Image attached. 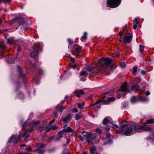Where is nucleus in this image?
<instances>
[{"mask_svg":"<svg viewBox=\"0 0 154 154\" xmlns=\"http://www.w3.org/2000/svg\"><path fill=\"white\" fill-rule=\"evenodd\" d=\"M112 60L108 58H102L99 60L97 64L98 69L104 72L110 71L112 69L111 64Z\"/></svg>","mask_w":154,"mask_h":154,"instance_id":"nucleus-1","label":"nucleus"},{"mask_svg":"<svg viewBox=\"0 0 154 154\" xmlns=\"http://www.w3.org/2000/svg\"><path fill=\"white\" fill-rule=\"evenodd\" d=\"M115 100L116 98L114 97L106 98L105 95H104L101 98L96 101V102L97 104L100 102H103L104 104H108L110 102L114 101Z\"/></svg>","mask_w":154,"mask_h":154,"instance_id":"nucleus-2","label":"nucleus"},{"mask_svg":"<svg viewBox=\"0 0 154 154\" xmlns=\"http://www.w3.org/2000/svg\"><path fill=\"white\" fill-rule=\"evenodd\" d=\"M81 133L86 139L91 140H94L97 137V135L96 134L92 133L91 132H87L85 131H83Z\"/></svg>","mask_w":154,"mask_h":154,"instance_id":"nucleus-3","label":"nucleus"},{"mask_svg":"<svg viewBox=\"0 0 154 154\" xmlns=\"http://www.w3.org/2000/svg\"><path fill=\"white\" fill-rule=\"evenodd\" d=\"M121 2V0H107V6L114 8L118 7Z\"/></svg>","mask_w":154,"mask_h":154,"instance_id":"nucleus-4","label":"nucleus"},{"mask_svg":"<svg viewBox=\"0 0 154 154\" xmlns=\"http://www.w3.org/2000/svg\"><path fill=\"white\" fill-rule=\"evenodd\" d=\"M33 49L34 50L30 54V56L32 57L38 56V52L41 51L42 48L39 45L37 44L34 47Z\"/></svg>","mask_w":154,"mask_h":154,"instance_id":"nucleus-5","label":"nucleus"},{"mask_svg":"<svg viewBox=\"0 0 154 154\" xmlns=\"http://www.w3.org/2000/svg\"><path fill=\"white\" fill-rule=\"evenodd\" d=\"M45 146V145L43 143L38 144L36 149L35 151L39 154H43L45 151L43 148Z\"/></svg>","mask_w":154,"mask_h":154,"instance_id":"nucleus-6","label":"nucleus"},{"mask_svg":"<svg viewBox=\"0 0 154 154\" xmlns=\"http://www.w3.org/2000/svg\"><path fill=\"white\" fill-rule=\"evenodd\" d=\"M133 131V127L132 126H129L126 128L125 129L124 131L122 130L119 131H117V133H121L123 132L124 134L126 135H129Z\"/></svg>","mask_w":154,"mask_h":154,"instance_id":"nucleus-7","label":"nucleus"},{"mask_svg":"<svg viewBox=\"0 0 154 154\" xmlns=\"http://www.w3.org/2000/svg\"><path fill=\"white\" fill-rule=\"evenodd\" d=\"M125 37L124 39V42L129 43L131 41L132 38V34L129 33L125 34Z\"/></svg>","mask_w":154,"mask_h":154,"instance_id":"nucleus-8","label":"nucleus"},{"mask_svg":"<svg viewBox=\"0 0 154 154\" xmlns=\"http://www.w3.org/2000/svg\"><path fill=\"white\" fill-rule=\"evenodd\" d=\"M141 126L142 132L143 131H148L152 130V128L148 126L146 123H144L142 125H141Z\"/></svg>","mask_w":154,"mask_h":154,"instance_id":"nucleus-9","label":"nucleus"},{"mask_svg":"<svg viewBox=\"0 0 154 154\" xmlns=\"http://www.w3.org/2000/svg\"><path fill=\"white\" fill-rule=\"evenodd\" d=\"M67 125H65L64 126V128L61 131L64 133L66 132H72L74 131V130L72 129L69 127H67Z\"/></svg>","mask_w":154,"mask_h":154,"instance_id":"nucleus-10","label":"nucleus"},{"mask_svg":"<svg viewBox=\"0 0 154 154\" xmlns=\"http://www.w3.org/2000/svg\"><path fill=\"white\" fill-rule=\"evenodd\" d=\"M72 118L71 115L70 114H69L65 117L63 118L62 121L63 122L67 123L69 122Z\"/></svg>","mask_w":154,"mask_h":154,"instance_id":"nucleus-11","label":"nucleus"},{"mask_svg":"<svg viewBox=\"0 0 154 154\" xmlns=\"http://www.w3.org/2000/svg\"><path fill=\"white\" fill-rule=\"evenodd\" d=\"M74 93L76 96L79 97L84 94V92L83 90H79L75 91Z\"/></svg>","mask_w":154,"mask_h":154,"instance_id":"nucleus-12","label":"nucleus"},{"mask_svg":"<svg viewBox=\"0 0 154 154\" xmlns=\"http://www.w3.org/2000/svg\"><path fill=\"white\" fill-rule=\"evenodd\" d=\"M133 130L136 132H141V125H132Z\"/></svg>","mask_w":154,"mask_h":154,"instance_id":"nucleus-13","label":"nucleus"},{"mask_svg":"<svg viewBox=\"0 0 154 154\" xmlns=\"http://www.w3.org/2000/svg\"><path fill=\"white\" fill-rule=\"evenodd\" d=\"M121 91L123 92L128 91H129L127 88V84L125 82L121 87Z\"/></svg>","mask_w":154,"mask_h":154,"instance_id":"nucleus-14","label":"nucleus"},{"mask_svg":"<svg viewBox=\"0 0 154 154\" xmlns=\"http://www.w3.org/2000/svg\"><path fill=\"white\" fill-rule=\"evenodd\" d=\"M65 108V106H60L59 105H57L56 107V111L59 112H60L63 111Z\"/></svg>","mask_w":154,"mask_h":154,"instance_id":"nucleus-15","label":"nucleus"},{"mask_svg":"<svg viewBox=\"0 0 154 154\" xmlns=\"http://www.w3.org/2000/svg\"><path fill=\"white\" fill-rule=\"evenodd\" d=\"M90 151L91 154H99L96 151V148L95 146L90 147Z\"/></svg>","mask_w":154,"mask_h":154,"instance_id":"nucleus-16","label":"nucleus"},{"mask_svg":"<svg viewBox=\"0 0 154 154\" xmlns=\"http://www.w3.org/2000/svg\"><path fill=\"white\" fill-rule=\"evenodd\" d=\"M73 48L78 54L80 53L82 49L81 47L80 46L76 45L74 46Z\"/></svg>","mask_w":154,"mask_h":154,"instance_id":"nucleus-17","label":"nucleus"},{"mask_svg":"<svg viewBox=\"0 0 154 154\" xmlns=\"http://www.w3.org/2000/svg\"><path fill=\"white\" fill-rule=\"evenodd\" d=\"M17 137L15 135H13L11 136V138L9 140V141L10 142H11L13 141L16 142L18 140Z\"/></svg>","mask_w":154,"mask_h":154,"instance_id":"nucleus-18","label":"nucleus"},{"mask_svg":"<svg viewBox=\"0 0 154 154\" xmlns=\"http://www.w3.org/2000/svg\"><path fill=\"white\" fill-rule=\"evenodd\" d=\"M87 70L89 72V74L91 75L94 73V68L91 66L87 67Z\"/></svg>","mask_w":154,"mask_h":154,"instance_id":"nucleus-19","label":"nucleus"},{"mask_svg":"<svg viewBox=\"0 0 154 154\" xmlns=\"http://www.w3.org/2000/svg\"><path fill=\"white\" fill-rule=\"evenodd\" d=\"M131 88L133 91L134 90H140V87L137 84H135L132 85L131 87Z\"/></svg>","mask_w":154,"mask_h":154,"instance_id":"nucleus-20","label":"nucleus"},{"mask_svg":"<svg viewBox=\"0 0 154 154\" xmlns=\"http://www.w3.org/2000/svg\"><path fill=\"white\" fill-rule=\"evenodd\" d=\"M63 133L62 132V131H60L58 132V134L59 135V136L58 137L56 138L55 139V141H58L60 140L63 137V136L62 135V134Z\"/></svg>","mask_w":154,"mask_h":154,"instance_id":"nucleus-21","label":"nucleus"},{"mask_svg":"<svg viewBox=\"0 0 154 154\" xmlns=\"http://www.w3.org/2000/svg\"><path fill=\"white\" fill-rule=\"evenodd\" d=\"M126 122L127 121L125 120H123L121 122L119 123L120 124V127L121 129H122L126 127L127 126H128V125L127 124H123L125 122Z\"/></svg>","mask_w":154,"mask_h":154,"instance_id":"nucleus-22","label":"nucleus"},{"mask_svg":"<svg viewBox=\"0 0 154 154\" xmlns=\"http://www.w3.org/2000/svg\"><path fill=\"white\" fill-rule=\"evenodd\" d=\"M131 101L132 103H135L139 101L138 97H132L131 99Z\"/></svg>","mask_w":154,"mask_h":154,"instance_id":"nucleus-23","label":"nucleus"},{"mask_svg":"<svg viewBox=\"0 0 154 154\" xmlns=\"http://www.w3.org/2000/svg\"><path fill=\"white\" fill-rule=\"evenodd\" d=\"M19 79H21L22 81L24 82L25 80L24 76L22 72H20L19 75Z\"/></svg>","mask_w":154,"mask_h":154,"instance_id":"nucleus-24","label":"nucleus"},{"mask_svg":"<svg viewBox=\"0 0 154 154\" xmlns=\"http://www.w3.org/2000/svg\"><path fill=\"white\" fill-rule=\"evenodd\" d=\"M7 61L8 63H14L15 61L14 58L13 57H9L7 59Z\"/></svg>","mask_w":154,"mask_h":154,"instance_id":"nucleus-25","label":"nucleus"},{"mask_svg":"<svg viewBox=\"0 0 154 154\" xmlns=\"http://www.w3.org/2000/svg\"><path fill=\"white\" fill-rule=\"evenodd\" d=\"M11 0H0V3L3 2L5 4L7 3L10 4L11 3ZM1 10V8H0V11Z\"/></svg>","mask_w":154,"mask_h":154,"instance_id":"nucleus-26","label":"nucleus"},{"mask_svg":"<svg viewBox=\"0 0 154 154\" xmlns=\"http://www.w3.org/2000/svg\"><path fill=\"white\" fill-rule=\"evenodd\" d=\"M39 123V121H35V120L32 121L30 123V126H33L34 125H36Z\"/></svg>","mask_w":154,"mask_h":154,"instance_id":"nucleus-27","label":"nucleus"},{"mask_svg":"<svg viewBox=\"0 0 154 154\" xmlns=\"http://www.w3.org/2000/svg\"><path fill=\"white\" fill-rule=\"evenodd\" d=\"M146 123L149 124H154V119H151L149 120H146Z\"/></svg>","mask_w":154,"mask_h":154,"instance_id":"nucleus-28","label":"nucleus"},{"mask_svg":"<svg viewBox=\"0 0 154 154\" xmlns=\"http://www.w3.org/2000/svg\"><path fill=\"white\" fill-rule=\"evenodd\" d=\"M139 101H144L147 100V98L145 97H138Z\"/></svg>","mask_w":154,"mask_h":154,"instance_id":"nucleus-29","label":"nucleus"},{"mask_svg":"<svg viewBox=\"0 0 154 154\" xmlns=\"http://www.w3.org/2000/svg\"><path fill=\"white\" fill-rule=\"evenodd\" d=\"M87 33L86 32H84L83 33V36L81 37L82 40H86L87 38Z\"/></svg>","mask_w":154,"mask_h":154,"instance_id":"nucleus-30","label":"nucleus"},{"mask_svg":"<svg viewBox=\"0 0 154 154\" xmlns=\"http://www.w3.org/2000/svg\"><path fill=\"white\" fill-rule=\"evenodd\" d=\"M13 42V39L12 38H9L7 39V44L9 45H12Z\"/></svg>","mask_w":154,"mask_h":154,"instance_id":"nucleus-31","label":"nucleus"},{"mask_svg":"<svg viewBox=\"0 0 154 154\" xmlns=\"http://www.w3.org/2000/svg\"><path fill=\"white\" fill-rule=\"evenodd\" d=\"M109 122V121L107 118H105L103 121V124L105 125H106Z\"/></svg>","mask_w":154,"mask_h":154,"instance_id":"nucleus-32","label":"nucleus"},{"mask_svg":"<svg viewBox=\"0 0 154 154\" xmlns=\"http://www.w3.org/2000/svg\"><path fill=\"white\" fill-rule=\"evenodd\" d=\"M137 70V67L134 66L133 68L132 73L134 75H136V72Z\"/></svg>","mask_w":154,"mask_h":154,"instance_id":"nucleus-33","label":"nucleus"},{"mask_svg":"<svg viewBox=\"0 0 154 154\" xmlns=\"http://www.w3.org/2000/svg\"><path fill=\"white\" fill-rule=\"evenodd\" d=\"M134 22L135 24H138L140 22V19L138 18H136L134 19Z\"/></svg>","mask_w":154,"mask_h":154,"instance_id":"nucleus-34","label":"nucleus"},{"mask_svg":"<svg viewBox=\"0 0 154 154\" xmlns=\"http://www.w3.org/2000/svg\"><path fill=\"white\" fill-rule=\"evenodd\" d=\"M0 47L3 50L5 49V44L2 42H1L0 44Z\"/></svg>","mask_w":154,"mask_h":154,"instance_id":"nucleus-35","label":"nucleus"},{"mask_svg":"<svg viewBox=\"0 0 154 154\" xmlns=\"http://www.w3.org/2000/svg\"><path fill=\"white\" fill-rule=\"evenodd\" d=\"M18 97H19V98L21 99H23L24 98V94L22 93H20L19 94Z\"/></svg>","mask_w":154,"mask_h":154,"instance_id":"nucleus-36","label":"nucleus"},{"mask_svg":"<svg viewBox=\"0 0 154 154\" xmlns=\"http://www.w3.org/2000/svg\"><path fill=\"white\" fill-rule=\"evenodd\" d=\"M19 20H20V18H14V19H13L12 20H11V22H16V21H17V22H19Z\"/></svg>","mask_w":154,"mask_h":154,"instance_id":"nucleus-37","label":"nucleus"},{"mask_svg":"<svg viewBox=\"0 0 154 154\" xmlns=\"http://www.w3.org/2000/svg\"><path fill=\"white\" fill-rule=\"evenodd\" d=\"M86 140L88 142V143L89 145H92L93 144V142L91 141L92 140H91L90 139H86Z\"/></svg>","mask_w":154,"mask_h":154,"instance_id":"nucleus-38","label":"nucleus"},{"mask_svg":"<svg viewBox=\"0 0 154 154\" xmlns=\"http://www.w3.org/2000/svg\"><path fill=\"white\" fill-rule=\"evenodd\" d=\"M82 117V116H80L78 114H76L75 119L76 120H78L81 118Z\"/></svg>","mask_w":154,"mask_h":154,"instance_id":"nucleus-39","label":"nucleus"},{"mask_svg":"<svg viewBox=\"0 0 154 154\" xmlns=\"http://www.w3.org/2000/svg\"><path fill=\"white\" fill-rule=\"evenodd\" d=\"M121 67L122 68H124L126 66V64L125 63H121L120 64Z\"/></svg>","mask_w":154,"mask_h":154,"instance_id":"nucleus-40","label":"nucleus"},{"mask_svg":"<svg viewBox=\"0 0 154 154\" xmlns=\"http://www.w3.org/2000/svg\"><path fill=\"white\" fill-rule=\"evenodd\" d=\"M96 131L99 134H101L102 133V130L100 129L97 128L96 130Z\"/></svg>","mask_w":154,"mask_h":154,"instance_id":"nucleus-41","label":"nucleus"},{"mask_svg":"<svg viewBox=\"0 0 154 154\" xmlns=\"http://www.w3.org/2000/svg\"><path fill=\"white\" fill-rule=\"evenodd\" d=\"M50 127H51V129H53V130H55L57 128V127L55 125H54L53 126H51Z\"/></svg>","mask_w":154,"mask_h":154,"instance_id":"nucleus-42","label":"nucleus"},{"mask_svg":"<svg viewBox=\"0 0 154 154\" xmlns=\"http://www.w3.org/2000/svg\"><path fill=\"white\" fill-rule=\"evenodd\" d=\"M86 73V71H81L80 73V76H83L84 75L85 73Z\"/></svg>","mask_w":154,"mask_h":154,"instance_id":"nucleus-43","label":"nucleus"},{"mask_svg":"<svg viewBox=\"0 0 154 154\" xmlns=\"http://www.w3.org/2000/svg\"><path fill=\"white\" fill-rule=\"evenodd\" d=\"M140 51L142 52L143 51L144 49V47L142 45H140Z\"/></svg>","mask_w":154,"mask_h":154,"instance_id":"nucleus-44","label":"nucleus"},{"mask_svg":"<svg viewBox=\"0 0 154 154\" xmlns=\"http://www.w3.org/2000/svg\"><path fill=\"white\" fill-rule=\"evenodd\" d=\"M68 41L69 43V45L70 44L72 45L73 43V41L72 40L70 39H68Z\"/></svg>","mask_w":154,"mask_h":154,"instance_id":"nucleus-45","label":"nucleus"},{"mask_svg":"<svg viewBox=\"0 0 154 154\" xmlns=\"http://www.w3.org/2000/svg\"><path fill=\"white\" fill-rule=\"evenodd\" d=\"M78 107L80 109H82L83 107V105L80 103H78Z\"/></svg>","mask_w":154,"mask_h":154,"instance_id":"nucleus-46","label":"nucleus"},{"mask_svg":"<svg viewBox=\"0 0 154 154\" xmlns=\"http://www.w3.org/2000/svg\"><path fill=\"white\" fill-rule=\"evenodd\" d=\"M78 137L80 139V140L82 141H83L84 140V138H83V137H82V136H81V135H79V136H78Z\"/></svg>","mask_w":154,"mask_h":154,"instance_id":"nucleus-47","label":"nucleus"},{"mask_svg":"<svg viewBox=\"0 0 154 154\" xmlns=\"http://www.w3.org/2000/svg\"><path fill=\"white\" fill-rule=\"evenodd\" d=\"M72 112L73 113H76L78 112V110L76 108H74L72 109Z\"/></svg>","mask_w":154,"mask_h":154,"instance_id":"nucleus-48","label":"nucleus"},{"mask_svg":"<svg viewBox=\"0 0 154 154\" xmlns=\"http://www.w3.org/2000/svg\"><path fill=\"white\" fill-rule=\"evenodd\" d=\"M141 74L143 75H145L146 74V71L144 70H142L141 72Z\"/></svg>","mask_w":154,"mask_h":154,"instance_id":"nucleus-49","label":"nucleus"},{"mask_svg":"<svg viewBox=\"0 0 154 154\" xmlns=\"http://www.w3.org/2000/svg\"><path fill=\"white\" fill-rule=\"evenodd\" d=\"M124 33V32L123 31H120L118 33V35H119L120 36H122L123 35Z\"/></svg>","mask_w":154,"mask_h":154,"instance_id":"nucleus-50","label":"nucleus"},{"mask_svg":"<svg viewBox=\"0 0 154 154\" xmlns=\"http://www.w3.org/2000/svg\"><path fill=\"white\" fill-rule=\"evenodd\" d=\"M97 104V102L96 101L95 103L91 104L89 106H93L96 105Z\"/></svg>","mask_w":154,"mask_h":154,"instance_id":"nucleus-51","label":"nucleus"},{"mask_svg":"<svg viewBox=\"0 0 154 154\" xmlns=\"http://www.w3.org/2000/svg\"><path fill=\"white\" fill-rule=\"evenodd\" d=\"M37 72L39 73V74H41L42 73L43 71L42 70L40 69L38 70L37 71Z\"/></svg>","mask_w":154,"mask_h":154,"instance_id":"nucleus-52","label":"nucleus"},{"mask_svg":"<svg viewBox=\"0 0 154 154\" xmlns=\"http://www.w3.org/2000/svg\"><path fill=\"white\" fill-rule=\"evenodd\" d=\"M26 150L28 151H31L32 150V149L31 147H29L26 149Z\"/></svg>","mask_w":154,"mask_h":154,"instance_id":"nucleus-53","label":"nucleus"},{"mask_svg":"<svg viewBox=\"0 0 154 154\" xmlns=\"http://www.w3.org/2000/svg\"><path fill=\"white\" fill-rule=\"evenodd\" d=\"M101 107V106L100 105H98L97 106L95 107L96 109H99Z\"/></svg>","mask_w":154,"mask_h":154,"instance_id":"nucleus-54","label":"nucleus"},{"mask_svg":"<svg viewBox=\"0 0 154 154\" xmlns=\"http://www.w3.org/2000/svg\"><path fill=\"white\" fill-rule=\"evenodd\" d=\"M55 119H54L52 120L50 122H49V123L50 124H52L54 122H55Z\"/></svg>","mask_w":154,"mask_h":154,"instance_id":"nucleus-55","label":"nucleus"},{"mask_svg":"<svg viewBox=\"0 0 154 154\" xmlns=\"http://www.w3.org/2000/svg\"><path fill=\"white\" fill-rule=\"evenodd\" d=\"M21 48L20 46H18L17 47V51L19 52L21 50Z\"/></svg>","mask_w":154,"mask_h":154,"instance_id":"nucleus-56","label":"nucleus"},{"mask_svg":"<svg viewBox=\"0 0 154 154\" xmlns=\"http://www.w3.org/2000/svg\"><path fill=\"white\" fill-rule=\"evenodd\" d=\"M111 135L110 134H106V137L108 138H110L111 137Z\"/></svg>","mask_w":154,"mask_h":154,"instance_id":"nucleus-57","label":"nucleus"},{"mask_svg":"<svg viewBox=\"0 0 154 154\" xmlns=\"http://www.w3.org/2000/svg\"><path fill=\"white\" fill-rule=\"evenodd\" d=\"M137 27V24H135L133 26V29H136Z\"/></svg>","mask_w":154,"mask_h":154,"instance_id":"nucleus-58","label":"nucleus"},{"mask_svg":"<svg viewBox=\"0 0 154 154\" xmlns=\"http://www.w3.org/2000/svg\"><path fill=\"white\" fill-rule=\"evenodd\" d=\"M150 93L149 91H147L146 93V96H148L150 94Z\"/></svg>","mask_w":154,"mask_h":154,"instance_id":"nucleus-59","label":"nucleus"},{"mask_svg":"<svg viewBox=\"0 0 154 154\" xmlns=\"http://www.w3.org/2000/svg\"><path fill=\"white\" fill-rule=\"evenodd\" d=\"M54 115L55 116V117H57L58 116V113L57 112H54Z\"/></svg>","mask_w":154,"mask_h":154,"instance_id":"nucleus-60","label":"nucleus"},{"mask_svg":"<svg viewBox=\"0 0 154 154\" xmlns=\"http://www.w3.org/2000/svg\"><path fill=\"white\" fill-rule=\"evenodd\" d=\"M105 129L106 131H109V130L110 128L108 127H106Z\"/></svg>","mask_w":154,"mask_h":154,"instance_id":"nucleus-61","label":"nucleus"},{"mask_svg":"<svg viewBox=\"0 0 154 154\" xmlns=\"http://www.w3.org/2000/svg\"><path fill=\"white\" fill-rule=\"evenodd\" d=\"M51 129V127H50L49 128H48L47 129V130L46 131V132H48Z\"/></svg>","mask_w":154,"mask_h":154,"instance_id":"nucleus-62","label":"nucleus"},{"mask_svg":"<svg viewBox=\"0 0 154 154\" xmlns=\"http://www.w3.org/2000/svg\"><path fill=\"white\" fill-rule=\"evenodd\" d=\"M112 123V125H114V126L116 127L117 128H119V126L116 125H114L113 124H112V122L111 123Z\"/></svg>","mask_w":154,"mask_h":154,"instance_id":"nucleus-63","label":"nucleus"},{"mask_svg":"<svg viewBox=\"0 0 154 154\" xmlns=\"http://www.w3.org/2000/svg\"><path fill=\"white\" fill-rule=\"evenodd\" d=\"M71 61L73 62L74 61L75 59L73 58H71Z\"/></svg>","mask_w":154,"mask_h":154,"instance_id":"nucleus-64","label":"nucleus"}]
</instances>
